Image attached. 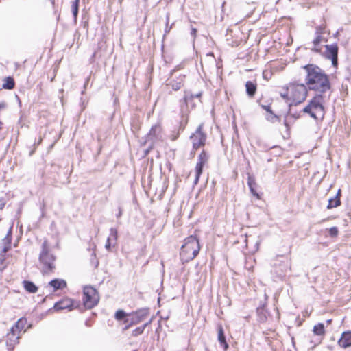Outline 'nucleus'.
<instances>
[{
    "mask_svg": "<svg viewBox=\"0 0 351 351\" xmlns=\"http://www.w3.org/2000/svg\"><path fill=\"white\" fill-rule=\"evenodd\" d=\"M306 71V84L309 89L325 93L330 88L328 75L319 66L315 64H309L303 66Z\"/></svg>",
    "mask_w": 351,
    "mask_h": 351,
    "instance_id": "nucleus-1",
    "label": "nucleus"
},
{
    "mask_svg": "<svg viewBox=\"0 0 351 351\" xmlns=\"http://www.w3.org/2000/svg\"><path fill=\"white\" fill-rule=\"evenodd\" d=\"M306 86L303 84L289 83L279 90L280 97L289 106H297L303 102L307 96Z\"/></svg>",
    "mask_w": 351,
    "mask_h": 351,
    "instance_id": "nucleus-2",
    "label": "nucleus"
},
{
    "mask_svg": "<svg viewBox=\"0 0 351 351\" xmlns=\"http://www.w3.org/2000/svg\"><path fill=\"white\" fill-rule=\"evenodd\" d=\"M200 246L195 236H190L184 240L180 250V258L182 263L192 261L199 253Z\"/></svg>",
    "mask_w": 351,
    "mask_h": 351,
    "instance_id": "nucleus-3",
    "label": "nucleus"
},
{
    "mask_svg": "<svg viewBox=\"0 0 351 351\" xmlns=\"http://www.w3.org/2000/svg\"><path fill=\"white\" fill-rule=\"evenodd\" d=\"M323 103L322 95H317L311 99L308 104L303 109V112L315 119H322L324 116Z\"/></svg>",
    "mask_w": 351,
    "mask_h": 351,
    "instance_id": "nucleus-4",
    "label": "nucleus"
},
{
    "mask_svg": "<svg viewBox=\"0 0 351 351\" xmlns=\"http://www.w3.org/2000/svg\"><path fill=\"white\" fill-rule=\"evenodd\" d=\"M99 301L98 291L90 285L83 287L82 302L84 306L88 309L95 307Z\"/></svg>",
    "mask_w": 351,
    "mask_h": 351,
    "instance_id": "nucleus-5",
    "label": "nucleus"
},
{
    "mask_svg": "<svg viewBox=\"0 0 351 351\" xmlns=\"http://www.w3.org/2000/svg\"><path fill=\"white\" fill-rule=\"evenodd\" d=\"M12 226L9 228L6 236L0 242V263L8 260L9 256L7 254L8 251L11 248L12 245Z\"/></svg>",
    "mask_w": 351,
    "mask_h": 351,
    "instance_id": "nucleus-6",
    "label": "nucleus"
},
{
    "mask_svg": "<svg viewBox=\"0 0 351 351\" xmlns=\"http://www.w3.org/2000/svg\"><path fill=\"white\" fill-rule=\"evenodd\" d=\"M202 128L203 124H200L195 133H193L190 137L193 148L195 149L204 145L206 139V136L203 133Z\"/></svg>",
    "mask_w": 351,
    "mask_h": 351,
    "instance_id": "nucleus-7",
    "label": "nucleus"
},
{
    "mask_svg": "<svg viewBox=\"0 0 351 351\" xmlns=\"http://www.w3.org/2000/svg\"><path fill=\"white\" fill-rule=\"evenodd\" d=\"M75 302L72 298L64 297L54 304L53 308L58 311L62 310H68L71 311L75 308Z\"/></svg>",
    "mask_w": 351,
    "mask_h": 351,
    "instance_id": "nucleus-8",
    "label": "nucleus"
},
{
    "mask_svg": "<svg viewBox=\"0 0 351 351\" xmlns=\"http://www.w3.org/2000/svg\"><path fill=\"white\" fill-rule=\"evenodd\" d=\"M208 160V156L207 154L204 151L202 152V153L199 155L198 162H197L195 167L194 180L195 184H197L199 177L202 173L203 167L207 162Z\"/></svg>",
    "mask_w": 351,
    "mask_h": 351,
    "instance_id": "nucleus-9",
    "label": "nucleus"
},
{
    "mask_svg": "<svg viewBox=\"0 0 351 351\" xmlns=\"http://www.w3.org/2000/svg\"><path fill=\"white\" fill-rule=\"evenodd\" d=\"M326 51L325 57L327 59L331 60L332 64L337 67L338 64L337 55H338V47L337 45H325Z\"/></svg>",
    "mask_w": 351,
    "mask_h": 351,
    "instance_id": "nucleus-10",
    "label": "nucleus"
},
{
    "mask_svg": "<svg viewBox=\"0 0 351 351\" xmlns=\"http://www.w3.org/2000/svg\"><path fill=\"white\" fill-rule=\"evenodd\" d=\"M114 318L121 324H123V330H127L130 328V314L126 313L123 310L119 309L114 313Z\"/></svg>",
    "mask_w": 351,
    "mask_h": 351,
    "instance_id": "nucleus-11",
    "label": "nucleus"
},
{
    "mask_svg": "<svg viewBox=\"0 0 351 351\" xmlns=\"http://www.w3.org/2000/svg\"><path fill=\"white\" fill-rule=\"evenodd\" d=\"M42 247L43 250L39 257L41 263H52L55 261L56 258L49 252L47 242L46 241L43 242Z\"/></svg>",
    "mask_w": 351,
    "mask_h": 351,
    "instance_id": "nucleus-12",
    "label": "nucleus"
},
{
    "mask_svg": "<svg viewBox=\"0 0 351 351\" xmlns=\"http://www.w3.org/2000/svg\"><path fill=\"white\" fill-rule=\"evenodd\" d=\"M313 333L316 338V343L315 346L320 344L325 337L326 331L324 324L323 323H317L313 328Z\"/></svg>",
    "mask_w": 351,
    "mask_h": 351,
    "instance_id": "nucleus-13",
    "label": "nucleus"
},
{
    "mask_svg": "<svg viewBox=\"0 0 351 351\" xmlns=\"http://www.w3.org/2000/svg\"><path fill=\"white\" fill-rule=\"evenodd\" d=\"M19 338L20 334L15 330H13V328H11L5 336L6 345L10 348H13L17 343H19Z\"/></svg>",
    "mask_w": 351,
    "mask_h": 351,
    "instance_id": "nucleus-14",
    "label": "nucleus"
},
{
    "mask_svg": "<svg viewBox=\"0 0 351 351\" xmlns=\"http://www.w3.org/2000/svg\"><path fill=\"white\" fill-rule=\"evenodd\" d=\"M147 138L149 141L154 142L156 140H162V128L159 124L153 125L149 132L147 134Z\"/></svg>",
    "mask_w": 351,
    "mask_h": 351,
    "instance_id": "nucleus-15",
    "label": "nucleus"
},
{
    "mask_svg": "<svg viewBox=\"0 0 351 351\" xmlns=\"http://www.w3.org/2000/svg\"><path fill=\"white\" fill-rule=\"evenodd\" d=\"M337 345L344 349L351 347V330L344 331L341 333L337 341Z\"/></svg>",
    "mask_w": 351,
    "mask_h": 351,
    "instance_id": "nucleus-16",
    "label": "nucleus"
},
{
    "mask_svg": "<svg viewBox=\"0 0 351 351\" xmlns=\"http://www.w3.org/2000/svg\"><path fill=\"white\" fill-rule=\"evenodd\" d=\"M147 315L148 313L143 311H138L130 314V327L143 322Z\"/></svg>",
    "mask_w": 351,
    "mask_h": 351,
    "instance_id": "nucleus-17",
    "label": "nucleus"
},
{
    "mask_svg": "<svg viewBox=\"0 0 351 351\" xmlns=\"http://www.w3.org/2000/svg\"><path fill=\"white\" fill-rule=\"evenodd\" d=\"M48 286L55 292L58 290H63L67 287V282L64 279L55 278L48 283Z\"/></svg>",
    "mask_w": 351,
    "mask_h": 351,
    "instance_id": "nucleus-18",
    "label": "nucleus"
},
{
    "mask_svg": "<svg viewBox=\"0 0 351 351\" xmlns=\"http://www.w3.org/2000/svg\"><path fill=\"white\" fill-rule=\"evenodd\" d=\"M217 340L219 342L220 346L223 348V350L227 351L229 348V345L226 341L222 326H219L217 328Z\"/></svg>",
    "mask_w": 351,
    "mask_h": 351,
    "instance_id": "nucleus-19",
    "label": "nucleus"
},
{
    "mask_svg": "<svg viewBox=\"0 0 351 351\" xmlns=\"http://www.w3.org/2000/svg\"><path fill=\"white\" fill-rule=\"evenodd\" d=\"M341 190L339 189L335 197L331 198L328 200V204L327 206L328 209H332L334 208H337V206L341 205Z\"/></svg>",
    "mask_w": 351,
    "mask_h": 351,
    "instance_id": "nucleus-20",
    "label": "nucleus"
},
{
    "mask_svg": "<svg viewBox=\"0 0 351 351\" xmlns=\"http://www.w3.org/2000/svg\"><path fill=\"white\" fill-rule=\"evenodd\" d=\"M27 324V319L22 317V318H20L15 323V324L12 327V328H13V330H15L18 333H19L21 335V332L23 330L25 331V328Z\"/></svg>",
    "mask_w": 351,
    "mask_h": 351,
    "instance_id": "nucleus-21",
    "label": "nucleus"
},
{
    "mask_svg": "<svg viewBox=\"0 0 351 351\" xmlns=\"http://www.w3.org/2000/svg\"><path fill=\"white\" fill-rule=\"evenodd\" d=\"M185 76L183 75H180L179 77H178L176 80H173L170 83L169 85L171 86V88L175 90H178L181 88V87L184 84Z\"/></svg>",
    "mask_w": 351,
    "mask_h": 351,
    "instance_id": "nucleus-22",
    "label": "nucleus"
},
{
    "mask_svg": "<svg viewBox=\"0 0 351 351\" xmlns=\"http://www.w3.org/2000/svg\"><path fill=\"white\" fill-rule=\"evenodd\" d=\"M23 285L26 291L30 293H35L38 291V287L36 285L29 280H23Z\"/></svg>",
    "mask_w": 351,
    "mask_h": 351,
    "instance_id": "nucleus-23",
    "label": "nucleus"
},
{
    "mask_svg": "<svg viewBox=\"0 0 351 351\" xmlns=\"http://www.w3.org/2000/svg\"><path fill=\"white\" fill-rule=\"evenodd\" d=\"M256 312L259 322H265L267 321V311H266L264 306L257 308Z\"/></svg>",
    "mask_w": 351,
    "mask_h": 351,
    "instance_id": "nucleus-24",
    "label": "nucleus"
},
{
    "mask_svg": "<svg viewBox=\"0 0 351 351\" xmlns=\"http://www.w3.org/2000/svg\"><path fill=\"white\" fill-rule=\"evenodd\" d=\"M246 91L250 97H253L256 90V86L250 81H247L245 84Z\"/></svg>",
    "mask_w": 351,
    "mask_h": 351,
    "instance_id": "nucleus-25",
    "label": "nucleus"
},
{
    "mask_svg": "<svg viewBox=\"0 0 351 351\" xmlns=\"http://www.w3.org/2000/svg\"><path fill=\"white\" fill-rule=\"evenodd\" d=\"M117 231L116 229L111 228L110 229V236L108 238L106 243L105 245V247L106 250H110L111 245L112 239L117 240Z\"/></svg>",
    "mask_w": 351,
    "mask_h": 351,
    "instance_id": "nucleus-26",
    "label": "nucleus"
},
{
    "mask_svg": "<svg viewBox=\"0 0 351 351\" xmlns=\"http://www.w3.org/2000/svg\"><path fill=\"white\" fill-rule=\"evenodd\" d=\"M3 88L5 89L11 90L14 86V81L12 77H7L3 80V84L2 85Z\"/></svg>",
    "mask_w": 351,
    "mask_h": 351,
    "instance_id": "nucleus-27",
    "label": "nucleus"
},
{
    "mask_svg": "<svg viewBox=\"0 0 351 351\" xmlns=\"http://www.w3.org/2000/svg\"><path fill=\"white\" fill-rule=\"evenodd\" d=\"M151 322L152 319L149 322L145 323L143 326L136 328L132 332V336L136 337L141 335L144 332L145 328L149 325Z\"/></svg>",
    "mask_w": 351,
    "mask_h": 351,
    "instance_id": "nucleus-28",
    "label": "nucleus"
},
{
    "mask_svg": "<svg viewBox=\"0 0 351 351\" xmlns=\"http://www.w3.org/2000/svg\"><path fill=\"white\" fill-rule=\"evenodd\" d=\"M80 0H75L72 3V12L74 18L76 19L78 14V8H79Z\"/></svg>",
    "mask_w": 351,
    "mask_h": 351,
    "instance_id": "nucleus-29",
    "label": "nucleus"
},
{
    "mask_svg": "<svg viewBox=\"0 0 351 351\" xmlns=\"http://www.w3.org/2000/svg\"><path fill=\"white\" fill-rule=\"evenodd\" d=\"M321 34H317L315 39L313 40L314 47L313 48V50L315 51H319V49L317 47V45L321 42Z\"/></svg>",
    "mask_w": 351,
    "mask_h": 351,
    "instance_id": "nucleus-30",
    "label": "nucleus"
},
{
    "mask_svg": "<svg viewBox=\"0 0 351 351\" xmlns=\"http://www.w3.org/2000/svg\"><path fill=\"white\" fill-rule=\"evenodd\" d=\"M247 184H248L249 187H256V180L253 176H248Z\"/></svg>",
    "mask_w": 351,
    "mask_h": 351,
    "instance_id": "nucleus-31",
    "label": "nucleus"
},
{
    "mask_svg": "<svg viewBox=\"0 0 351 351\" xmlns=\"http://www.w3.org/2000/svg\"><path fill=\"white\" fill-rule=\"evenodd\" d=\"M200 96H201V93H199L197 95H188L187 93H185L184 97V100L185 104H187V102L189 99H192L193 97H199Z\"/></svg>",
    "mask_w": 351,
    "mask_h": 351,
    "instance_id": "nucleus-32",
    "label": "nucleus"
},
{
    "mask_svg": "<svg viewBox=\"0 0 351 351\" xmlns=\"http://www.w3.org/2000/svg\"><path fill=\"white\" fill-rule=\"evenodd\" d=\"M339 230L337 227H332L329 229L330 235L332 237H337L338 234Z\"/></svg>",
    "mask_w": 351,
    "mask_h": 351,
    "instance_id": "nucleus-33",
    "label": "nucleus"
},
{
    "mask_svg": "<svg viewBox=\"0 0 351 351\" xmlns=\"http://www.w3.org/2000/svg\"><path fill=\"white\" fill-rule=\"evenodd\" d=\"M254 247H252V251H257L259 247L260 240H255L253 241Z\"/></svg>",
    "mask_w": 351,
    "mask_h": 351,
    "instance_id": "nucleus-34",
    "label": "nucleus"
},
{
    "mask_svg": "<svg viewBox=\"0 0 351 351\" xmlns=\"http://www.w3.org/2000/svg\"><path fill=\"white\" fill-rule=\"evenodd\" d=\"M249 188H250V191H251L252 194L254 196L256 197L258 199H260V196H259V195H258V194L257 193V192L256 191V189H255L256 187H249Z\"/></svg>",
    "mask_w": 351,
    "mask_h": 351,
    "instance_id": "nucleus-35",
    "label": "nucleus"
},
{
    "mask_svg": "<svg viewBox=\"0 0 351 351\" xmlns=\"http://www.w3.org/2000/svg\"><path fill=\"white\" fill-rule=\"evenodd\" d=\"M324 29V28H322V27H319L317 28V30H316V33L317 34H322V30Z\"/></svg>",
    "mask_w": 351,
    "mask_h": 351,
    "instance_id": "nucleus-36",
    "label": "nucleus"
},
{
    "mask_svg": "<svg viewBox=\"0 0 351 351\" xmlns=\"http://www.w3.org/2000/svg\"><path fill=\"white\" fill-rule=\"evenodd\" d=\"M197 33V29L195 28L191 29V35H193L194 37L195 36Z\"/></svg>",
    "mask_w": 351,
    "mask_h": 351,
    "instance_id": "nucleus-37",
    "label": "nucleus"
},
{
    "mask_svg": "<svg viewBox=\"0 0 351 351\" xmlns=\"http://www.w3.org/2000/svg\"><path fill=\"white\" fill-rule=\"evenodd\" d=\"M121 215H122V210H121V208H119V213H118V214L117 215V217L119 218V217H120L121 216Z\"/></svg>",
    "mask_w": 351,
    "mask_h": 351,
    "instance_id": "nucleus-38",
    "label": "nucleus"
},
{
    "mask_svg": "<svg viewBox=\"0 0 351 351\" xmlns=\"http://www.w3.org/2000/svg\"><path fill=\"white\" fill-rule=\"evenodd\" d=\"M54 268V267L53 266V265H51V264H49L48 265V269L49 270H52V269Z\"/></svg>",
    "mask_w": 351,
    "mask_h": 351,
    "instance_id": "nucleus-39",
    "label": "nucleus"
},
{
    "mask_svg": "<svg viewBox=\"0 0 351 351\" xmlns=\"http://www.w3.org/2000/svg\"><path fill=\"white\" fill-rule=\"evenodd\" d=\"M170 29H171V27H168V25H167V26H166V29H165V32H166V33L169 32V30H170Z\"/></svg>",
    "mask_w": 351,
    "mask_h": 351,
    "instance_id": "nucleus-40",
    "label": "nucleus"
},
{
    "mask_svg": "<svg viewBox=\"0 0 351 351\" xmlns=\"http://www.w3.org/2000/svg\"><path fill=\"white\" fill-rule=\"evenodd\" d=\"M326 323H327L328 324H330L332 323V319H328V320H327V321H326Z\"/></svg>",
    "mask_w": 351,
    "mask_h": 351,
    "instance_id": "nucleus-41",
    "label": "nucleus"
},
{
    "mask_svg": "<svg viewBox=\"0 0 351 351\" xmlns=\"http://www.w3.org/2000/svg\"><path fill=\"white\" fill-rule=\"evenodd\" d=\"M245 242H246V246L248 247V245H249V240L247 239L245 240Z\"/></svg>",
    "mask_w": 351,
    "mask_h": 351,
    "instance_id": "nucleus-42",
    "label": "nucleus"
},
{
    "mask_svg": "<svg viewBox=\"0 0 351 351\" xmlns=\"http://www.w3.org/2000/svg\"><path fill=\"white\" fill-rule=\"evenodd\" d=\"M41 141H42L41 138L40 140H38V143H40Z\"/></svg>",
    "mask_w": 351,
    "mask_h": 351,
    "instance_id": "nucleus-43",
    "label": "nucleus"
},
{
    "mask_svg": "<svg viewBox=\"0 0 351 351\" xmlns=\"http://www.w3.org/2000/svg\"><path fill=\"white\" fill-rule=\"evenodd\" d=\"M41 141H42L41 138L40 140H38V143H40Z\"/></svg>",
    "mask_w": 351,
    "mask_h": 351,
    "instance_id": "nucleus-44",
    "label": "nucleus"
}]
</instances>
